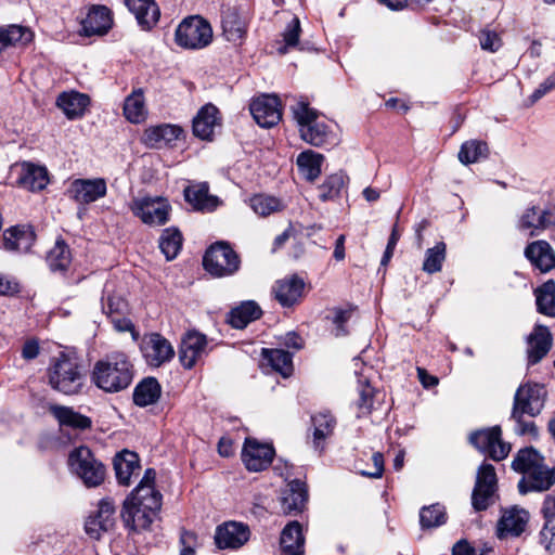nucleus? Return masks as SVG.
I'll list each match as a JSON object with an SVG mask.
<instances>
[{
  "mask_svg": "<svg viewBox=\"0 0 555 555\" xmlns=\"http://www.w3.org/2000/svg\"><path fill=\"white\" fill-rule=\"evenodd\" d=\"M133 378L132 364L124 353H114L95 362L91 379L105 392H118L128 388Z\"/></svg>",
  "mask_w": 555,
  "mask_h": 555,
  "instance_id": "f257e3e1",
  "label": "nucleus"
},
{
  "mask_svg": "<svg viewBox=\"0 0 555 555\" xmlns=\"http://www.w3.org/2000/svg\"><path fill=\"white\" fill-rule=\"evenodd\" d=\"M48 377L50 386L64 395L80 392L85 384V375L77 360L64 353L53 359Z\"/></svg>",
  "mask_w": 555,
  "mask_h": 555,
  "instance_id": "f03ea898",
  "label": "nucleus"
},
{
  "mask_svg": "<svg viewBox=\"0 0 555 555\" xmlns=\"http://www.w3.org/2000/svg\"><path fill=\"white\" fill-rule=\"evenodd\" d=\"M68 465L87 487H98L104 481L105 467L88 447L75 448L69 453Z\"/></svg>",
  "mask_w": 555,
  "mask_h": 555,
  "instance_id": "7ed1b4c3",
  "label": "nucleus"
},
{
  "mask_svg": "<svg viewBox=\"0 0 555 555\" xmlns=\"http://www.w3.org/2000/svg\"><path fill=\"white\" fill-rule=\"evenodd\" d=\"M546 399V390L542 384L526 383L520 385L514 396L512 418L521 424L525 414L534 417L541 413Z\"/></svg>",
  "mask_w": 555,
  "mask_h": 555,
  "instance_id": "20e7f679",
  "label": "nucleus"
},
{
  "mask_svg": "<svg viewBox=\"0 0 555 555\" xmlns=\"http://www.w3.org/2000/svg\"><path fill=\"white\" fill-rule=\"evenodd\" d=\"M241 260L234 249L225 242L211 245L203 258L204 269L212 276L224 278L238 271Z\"/></svg>",
  "mask_w": 555,
  "mask_h": 555,
  "instance_id": "39448f33",
  "label": "nucleus"
},
{
  "mask_svg": "<svg viewBox=\"0 0 555 555\" xmlns=\"http://www.w3.org/2000/svg\"><path fill=\"white\" fill-rule=\"evenodd\" d=\"M175 40L179 47L184 49H203L210 44L212 40V28L204 18L190 16L178 25Z\"/></svg>",
  "mask_w": 555,
  "mask_h": 555,
  "instance_id": "423d86ee",
  "label": "nucleus"
},
{
  "mask_svg": "<svg viewBox=\"0 0 555 555\" xmlns=\"http://www.w3.org/2000/svg\"><path fill=\"white\" fill-rule=\"evenodd\" d=\"M131 211L149 225H164L169 220L171 206L164 197H137L131 203Z\"/></svg>",
  "mask_w": 555,
  "mask_h": 555,
  "instance_id": "0eeeda50",
  "label": "nucleus"
},
{
  "mask_svg": "<svg viewBox=\"0 0 555 555\" xmlns=\"http://www.w3.org/2000/svg\"><path fill=\"white\" fill-rule=\"evenodd\" d=\"M498 479L493 465L483 463L477 470L472 493V504L476 511H485L494 503Z\"/></svg>",
  "mask_w": 555,
  "mask_h": 555,
  "instance_id": "6e6552de",
  "label": "nucleus"
},
{
  "mask_svg": "<svg viewBox=\"0 0 555 555\" xmlns=\"http://www.w3.org/2000/svg\"><path fill=\"white\" fill-rule=\"evenodd\" d=\"M500 426L479 429L469 435V442L480 452L488 454L494 461L504 460L509 451L511 446L505 443L502 438Z\"/></svg>",
  "mask_w": 555,
  "mask_h": 555,
  "instance_id": "1a4fd4ad",
  "label": "nucleus"
},
{
  "mask_svg": "<svg viewBox=\"0 0 555 555\" xmlns=\"http://www.w3.org/2000/svg\"><path fill=\"white\" fill-rule=\"evenodd\" d=\"M275 455L271 444L260 443L254 438H247L242 450V461L249 472H261L268 468Z\"/></svg>",
  "mask_w": 555,
  "mask_h": 555,
  "instance_id": "9d476101",
  "label": "nucleus"
},
{
  "mask_svg": "<svg viewBox=\"0 0 555 555\" xmlns=\"http://www.w3.org/2000/svg\"><path fill=\"white\" fill-rule=\"evenodd\" d=\"M141 351L146 363L153 367H159L175 356L171 344L158 333H152L143 338Z\"/></svg>",
  "mask_w": 555,
  "mask_h": 555,
  "instance_id": "9b49d317",
  "label": "nucleus"
},
{
  "mask_svg": "<svg viewBox=\"0 0 555 555\" xmlns=\"http://www.w3.org/2000/svg\"><path fill=\"white\" fill-rule=\"evenodd\" d=\"M255 121L262 128H271L282 118L281 102L276 95L263 94L255 99L249 106Z\"/></svg>",
  "mask_w": 555,
  "mask_h": 555,
  "instance_id": "f8f14e48",
  "label": "nucleus"
},
{
  "mask_svg": "<svg viewBox=\"0 0 555 555\" xmlns=\"http://www.w3.org/2000/svg\"><path fill=\"white\" fill-rule=\"evenodd\" d=\"M107 186L103 178L76 179L67 189V195L78 204H90L106 195Z\"/></svg>",
  "mask_w": 555,
  "mask_h": 555,
  "instance_id": "ddd939ff",
  "label": "nucleus"
},
{
  "mask_svg": "<svg viewBox=\"0 0 555 555\" xmlns=\"http://www.w3.org/2000/svg\"><path fill=\"white\" fill-rule=\"evenodd\" d=\"M249 539V529L246 525L229 521L217 527L215 543L218 548H238Z\"/></svg>",
  "mask_w": 555,
  "mask_h": 555,
  "instance_id": "4468645a",
  "label": "nucleus"
},
{
  "mask_svg": "<svg viewBox=\"0 0 555 555\" xmlns=\"http://www.w3.org/2000/svg\"><path fill=\"white\" fill-rule=\"evenodd\" d=\"M206 336L198 332H189L182 339L179 359L185 369H192L206 353Z\"/></svg>",
  "mask_w": 555,
  "mask_h": 555,
  "instance_id": "2eb2a0df",
  "label": "nucleus"
},
{
  "mask_svg": "<svg viewBox=\"0 0 555 555\" xmlns=\"http://www.w3.org/2000/svg\"><path fill=\"white\" fill-rule=\"evenodd\" d=\"M524 255L541 272H548L555 268V251L546 241L531 242L526 246Z\"/></svg>",
  "mask_w": 555,
  "mask_h": 555,
  "instance_id": "dca6fc26",
  "label": "nucleus"
},
{
  "mask_svg": "<svg viewBox=\"0 0 555 555\" xmlns=\"http://www.w3.org/2000/svg\"><path fill=\"white\" fill-rule=\"evenodd\" d=\"M354 366V374L357 376L359 400L357 402L359 414L364 415L371 412L374 399V388L370 385L367 373L372 371L371 367L363 366L359 358L352 360Z\"/></svg>",
  "mask_w": 555,
  "mask_h": 555,
  "instance_id": "f3484780",
  "label": "nucleus"
},
{
  "mask_svg": "<svg viewBox=\"0 0 555 555\" xmlns=\"http://www.w3.org/2000/svg\"><path fill=\"white\" fill-rule=\"evenodd\" d=\"M308 494L304 482L298 479L292 480L281 491L280 504L284 514H297L302 511Z\"/></svg>",
  "mask_w": 555,
  "mask_h": 555,
  "instance_id": "a211bd4d",
  "label": "nucleus"
},
{
  "mask_svg": "<svg viewBox=\"0 0 555 555\" xmlns=\"http://www.w3.org/2000/svg\"><path fill=\"white\" fill-rule=\"evenodd\" d=\"M553 343L550 330L544 325H537L528 337V363H539L551 350Z\"/></svg>",
  "mask_w": 555,
  "mask_h": 555,
  "instance_id": "6ab92c4d",
  "label": "nucleus"
},
{
  "mask_svg": "<svg viewBox=\"0 0 555 555\" xmlns=\"http://www.w3.org/2000/svg\"><path fill=\"white\" fill-rule=\"evenodd\" d=\"M112 15L105 5H93L90 8L86 18L82 21V33L85 36L105 35L112 27Z\"/></svg>",
  "mask_w": 555,
  "mask_h": 555,
  "instance_id": "aec40b11",
  "label": "nucleus"
},
{
  "mask_svg": "<svg viewBox=\"0 0 555 555\" xmlns=\"http://www.w3.org/2000/svg\"><path fill=\"white\" fill-rule=\"evenodd\" d=\"M36 235L29 225H16L4 231L3 248L8 251L26 253L30 249Z\"/></svg>",
  "mask_w": 555,
  "mask_h": 555,
  "instance_id": "412c9836",
  "label": "nucleus"
},
{
  "mask_svg": "<svg viewBox=\"0 0 555 555\" xmlns=\"http://www.w3.org/2000/svg\"><path fill=\"white\" fill-rule=\"evenodd\" d=\"M305 283L296 276L285 278L275 282L273 286V294L275 299L283 307H292L297 304L302 296Z\"/></svg>",
  "mask_w": 555,
  "mask_h": 555,
  "instance_id": "4be33fe9",
  "label": "nucleus"
},
{
  "mask_svg": "<svg viewBox=\"0 0 555 555\" xmlns=\"http://www.w3.org/2000/svg\"><path fill=\"white\" fill-rule=\"evenodd\" d=\"M554 482V470L547 468L543 463L542 465L539 466V468H534L533 470L525 475V477L518 483V489L519 492L522 494H526L529 491L541 492L548 490Z\"/></svg>",
  "mask_w": 555,
  "mask_h": 555,
  "instance_id": "5701e85b",
  "label": "nucleus"
},
{
  "mask_svg": "<svg viewBox=\"0 0 555 555\" xmlns=\"http://www.w3.org/2000/svg\"><path fill=\"white\" fill-rule=\"evenodd\" d=\"M115 507L111 500L104 499L99 503L95 516L89 517L86 531L94 539H99L102 531H108L114 526Z\"/></svg>",
  "mask_w": 555,
  "mask_h": 555,
  "instance_id": "b1692460",
  "label": "nucleus"
},
{
  "mask_svg": "<svg viewBox=\"0 0 555 555\" xmlns=\"http://www.w3.org/2000/svg\"><path fill=\"white\" fill-rule=\"evenodd\" d=\"M183 130L173 125L150 127L144 131L143 142L150 147H163L178 140Z\"/></svg>",
  "mask_w": 555,
  "mask_h": 555,
  "instance_id": "393cba45",
  "label": "nucleus"
},
{
  "mask_svg": "<svg viewBox=\"0 0 555 555\" xmlns=\"http://www.w3.org/2000/svg\"><path fill=\"white\" fill-rule=\"evenodd\" d=\"M218 108L212 104L203 106L193 119V133L202 140H211L218 125Z\"/></svg>",
  "mask_w": 555,
  "mask_h": 555,
  "instance_id": "a878e982",
  "label": "nucleus"
},
{
  "mask_svg": "<svg viewBox=\"0 0 555 555\" xmlns=\"http://www.w3.org/2000/svg\"><path fill=\"white\" fill-rule=\"evenodd\" d=\"M184 197L197 210L210 211L219 205V198L209 194V186L205 182L185 188Z\"/></svg>",
  "mask_w": 555,
  "mask_h": 555,
  "instance_id": "bb28decb",
  "label": "nucleus"
},
{
  "mask_svg": "<svg viewBox=\"0 0 555 555\" xmlns=\"http://www.w3.org/2000/svg\"><path fill=\"white\" fill-rule=\"evenodd\" d=\"M305 538L298 521H291L282 530L280 545L285 555H302Z\"/></svg>",
  "mask_w": 555,
  "mask_h": 555,
  "instance_id": "cd10ccee",
  "label": "nucleus"
},
{
  "mask_svg": "<svg viewBox=\"0 0 555 555\" xmlns=\"http://www.w3.org/2000/svg\"><path fill=\"white\" fill-rule=\"evenodd\" d=\"M138 23L150 29L159 18V9L154 0H125Z\"/></svg>",
  "mask_w": 555,
  "mask_h": 555,
  "instance_id": "c85d7f7f",
  "label": "nucleus"
},
{
  "mask_svg": "<svg viewBox=\"0 0 555 555\" xmlns=\"http://www.w3.org/2000/svg\"><path fill=\"white\" fill-rule=\"evenodd\" d=\"M121 518L126 527L133 531H140L151 526L154 515L151 512L143 511L142 507L135 505L132 501H125Z\"/></svg>",
  "mask_w": 555,
  "mask_h": 555,
  "instance_id": "c756f323",
  "label": "nucleus"
},
{
  "mask_svg": "<svg viewBox=\"0 0 555 555\" xmlns=\"http://www.w3.org/2000/svg\"><path fill=\"white\" fill-rule=\"evenodd\" d=\"M529 515L525 509L514 507L505 511L499 522L500 537L520 535L525 531Z\"/></svg>",
  "mask_w": 555,
  "mask_h": 555,
  "instance_id": "7c9ffc66",
  "label": "nucleus"
},
{
  "mask_svg": "<svg viewBox=\"0 0 555 555\" xmlns=\"http://www.w3.org/2000/svg\"><path fill=\"white\" fill-rule=\"evenodd\" d=\"M89 102V96L79 92H63L56 100L57 106L69 119L81 117Z\"/></svg>",
  "mask_w": 555,
  "mask_h": 555,
  "instance_id": "2f4dec72",
  "label": "nucleus"
},
{
  "mask_svg": "<svg viewBox=\"0 0 555 555\" xmlns=\"http://www.w3.org/2000/svg\"><path fill=\"white\" fill-rule=\"evenodd\" d=\"M114 469L119 483L128 486L131 476L139 469V459L137 453L124 450L114 459Z\"/></svg>",
  "mask_w": 555,
  "mask_h": 555,
  "instance_id": "473e14b6",
  "label": "nucleus"
},
{
  "mask_svg": "<svg viewBox=\"0 0 555 555\" xmlns=\"http://www.w3.org/2000/svg\"><path fill=\"white\" fill-rule=\"evenodd\" d=\"M49 411L61 426H68L75 429H87L91 426L89 417L75 412L72 408L51 405Z\"/></svg>",
  "mask_w": 555,
  "mask_h": 555,
  "instance_id": "72a5a7b5",
  "label": "nucleus"
},
{
  "mask_svg": "<svg viewBox=\"0 0 555 555\" xmlns=\"http://www.w3.org/2000/svg\"><path fill=\"white\" fill-rule=\"evenodd\" d=\"M323 155L311 150L301 152L297 156V167L299 173L307 180L313 181L321 173Z\"/></svg>",
  "mask_w": 555,
  "mask_h": 555,
  "instance_id": "f704fd0d",
  "label": "nucleus"
},
{
  "mask_svg": "<svg viewBox=\"0 0 555 555\" xmlns=\"http://www.w3.org/2000/svg\"><path fill=\"white\" fill-rule=\"evenodd\" d=\"M160 397V385L154 377L144 378L133 391V401L139 406L154 404Z\"/></svg>",
  "mask_w": 555,
  "mask_h": 555,
  "instance_id": "c9c22d12",
  "label": "nucleus"
},
{
  "mask_svg": "<svg viewBox=\"0 0 555 555\" xmlns=\"http://www.w3.org/2000/svg\"><path fill=\"white\" fill-rule=\"evenodd\" d=\"M313 426V446L315 450H323L322 441L333 434L336 425L335 418L327 412H320L311 417Z\"/></svg>",
  "mask_w": 555,
  "mask_h": 555,
  "instance_id": "e433bc0d",
  "label": "nucleus"
},
{
  "mask_svg": "<svg viewBox=\"0 0 555 555\" xmlns=\"http://www.w3.org/2000/svg\"><path fill=\"white\" fill-rule=\"evenodd\" d=\"M261 309L254 301H246L233 308L229 314V323L234 328H244L248 323L259 319Z\"/></svg>",
  "mask_w": 555,
  "mask_h": 555,
  "instance_id": "4c0bfd02",
  "label": "nucleus"
},
{
  "mask_svg": "<svg viewBox=\"0 0 555 555\" xmlns=\"http://www.w3.org/2000/svg\"><path fill=\"white\" fill-rule=\"evenodd\" d=\"M125 117L133 124L143 121L147 115L145 107V101L143 96V90L137 89L129 94L124 104Z\"/></svg>",
  "mask_w": 555,
  "mask_h": 555,
  "instance_id": "58836bf2",
  "label": "nucleus"
},
{
  "mask_svg": "<svg viewBox=\"0 0 555 555\" xmlns=\"http://www.w3.org/2000/svg\"><path fill=\"white\" fill-rule=\"evenodd\" d=\"M47 262L51 271L65 272L70 262L72 255L68 245L63 240H57L47 255Z\"/></svg>",
  "mask_w": 555,
  "mask_h": 555,
  "instance_id": "ea45409f",
  "label": "nucleus"
},
{
  "mask_svg": "<svg viewBox=\"0 0 555 555\" xmlns=\"http://www.w3.org/2000/svg\"><path fill=\"white\" fill-rule=\"evenodd\" d=\"M33 39V33L21 25L0 27V52L10 46L26 44Z\"/></svg>",
  "mask_w": 555,
  "mask_h": 555,
  "instance_id": "a19ab883",
  "label": "nucleus"
},
{
  "mask_svg": "<svg viewBox=\"0 0 555 555\" xmlns=\"http://www.w3.org/2000/svg\"><path fill=\"white\" fill-rule=\"evenodd\" d=\"M49 182L48 171L44 167L33 164L24 165V172L20 178V183L30 191H40Z\"/></svg>",
  "mask_w": 555,
  "mask_h": 555,
  "instance_id": "79ce46f5",
  "label": "nucleus"
},
{
  "mask_svg": "<svg viewBox=\"0 0 555 555\" xmlns=\"http://www.w3.org/2000/svg\"><path fill=\"white\" fill-rule=\"evenodd\" d=\"M543 456H541L535 449L531 447L525 448L517 452L512 462V468L517 473L527 475L534 468H539V466L543 464Z\"/></svg>",
  "mask_w": 555,
  "mask_h": 555,
  "instance_id": "37998d69",
  "label": "nucleus"
},
{
  "mask_svg": "<svg viewBox=\"0 0 555 555\" xmlns=\"http://www.w3.org/2000/svg\"><path fill=\"white\" fill-rule=\"evenodd\" d=\"M537 309L541 314L555 317V282L548 280L535 289Z\"/></svg>",
  "mask_w": 555,
  "mask_h": 555,
  "instance_id": "c03bdc74",
  "label": "nucleus"
},
{
  "mask_svg": "<svg viewBox=\"0 0 555 555\" xmlns=\"http://www.w3.org/2000/svg\"><path fill=\"white\" fill-rule=\"evenodd\" d=\"M262 354L268 360L271 367L283 377H288L293 373L292 354L283 349H263Z\"/></svg>",
  "mask_w": 555,
  "mask_h": 555,
  "instance_id": "a18cd8bd",
  "label": "nucleus"
},
{
  "mask_svg": "<svg viewBox=\"0 0 555 555\" xmlns=\"http://www.w3.org/2000/svg\"><path fill=\"white\" fill-rule=\"evenodd\" d=\"M182 234L176 228L165 229L159 238V248L167 260L175 259L182 247Z\"/></svg>",
  "mask_w": 555,
  "mask_h": 555,
  "instance_id": "49530a36",
  "label": "nucleus"
},
{
  "mask_svg": "<svg viewBox=\"0 0 555 555\" xmlns=\"http://www.w3.org/2000/svg\"><path fill=\"white\" fill-rule=\"evenodd\" d=\"M222 29L227 40L236 42L245 35L246 25L237 12L229 10L223 15Z\"/></svg>",
  "mask_w": 555,
  "mask_h": 555,
  "instance_id": "de8ad7c7",
  "label": "nucleus"
},
{
  "mask_svg": "<svg viewBox=\"0 0 555 555\" xmlns=\"http://www.w3.org/2000/svg\"><path fill=\"white\" fill-rule=\"evenodd\" d=\"M446 243L438 242L434 247L426 250L422 269L428 274L440 272L442 263L446 260Z\"/></svg>",
  "mask_w": 555,
  "mask_h": 555,
  "instance_id": "09e8293b",
  "label": "nucleus"
},
{
  "mask_svg": "<svg viewBox=\"0 0 555 555\" xmlns=\"http://www.w3.org/2000/svg\"><path fill=\"white\" fill-rule=\"evenodd\" d=\"M487 143L482 141L472 140L462 144L461 150L459 152V159L462 164L468 165L487 157Z\"/></svg>",
  "mask_w": 555,
  "mask_h": 555,
  "instance_id": "8fccbe9b",
  "label": "nucleus"
},
{
  "mask_svg": "<svg viewBox=\"0 0 555 555\" xmlns=\"http://www.w3.org/2000/svg\"><path fill=\"white\" fill-rule=\"evenodd\" d=\"M447 520L446 509L440 504L425 506L420 512V522L422 528H435L443 525Z\"/></svg>",
  "mask_w": 555,
  "mask_h": 555,
  "instance_id": "3c124183",
  "label": "nucleus"
},
{
  "mask_svg": "<svg viewBox=\"0 0 555 555\" xmlns=\"http://www.w3.org/2000/svg\"><path fill=\"white\" fill-rule=\"evenodd\" d=\"M299 134L305 142L313 146L324 145L327 143L330 138L327 126L320 121L312 122L311 125L304 127Z\"/></svg>",
  "mask_w": 555,
  "mask_h": 555,
  "instance_id": "603ef678",
  "label": "nucleus"
},
{
  "mask_svg": "<svg viewBox=\"0 0 555 555\" xmlns=\"http://www.w3.org/2000/svg\"><path fill=\"white\" fill-rule=\"evenodd\" d=\"M251 209L261 217H267L281 209V203L276 197L263 194L255 195L250 198Z\"/></svg>",
  "mask_w": 555,
  "mask_h": 555,
  "instance_id": "864d4df0",
  "label": "nucleus"
},
{
  "mask_svg": "<svg viewBox=\"0 0 555 555\" xmlns=\"http://www.w3.org/2000/svg\"><path fill=\"white\" fill-rule=\"evenodd\" d=\"M294 118L298 125L299 133L304 127L318 121L319 113L310 107L307 102L300 101L292 106Z\"/></svg>",
  "mask_w": 555,
  "mask_h": 555,
  "instance_id": "5fc2aeb1",
  "label": "nucleus"
},
{
  "mask_svg": "<svg viewBox=\"0 0 555 555\" xmlns=\"http://www.w3.org/2000/svg\"><path fill=\"white\" fill-rule=\"evenodd\" d=\"M300 30V22L297 17H294L292 22L287 25L285 31L283 33L286 47L280 49L281 53H285L286 48L295 47L298 43Z\"/></svg>",
  "mask_w": 555,
  "mask_h": 555,
  "instance_id": "6e6d98bb",
  "label": "nucleus"
},
{
  "mask_svg": "<svg viewBox=\"0 0 555 555\" xmlns=\"http://www.w3.org/2000/svg\"><path fill=\"white\" fill-rule=\"evenodd\" d=\"M180 544L182 546L180 555H196L195 548L198 547L197 535L188 530H182L180 533Z\"/></svg>",
  "mask_w": 555,
  "mask_h": 555,
  "instance_id": "4d7b16f0",
  "label": "nucleus"
},
{
  "mask_svg": "<svg viewBox=\"0 0 555 555\" xmlns=\"http://www.w3.org/2000/svg\"><path fill=\"white\" fill-rule=\"evenodd\" d=\"M539 216V209L535 206L527 208L521 215L518 228L520 230L531 229L530 236L538 235L535 232L537 217Z\"/></svg>",
  "mask_w": 555,
  "mask_h": 555,
  "instance_id": "13d9d810",
  "label": "nucleus"
},
{
  "mask_svg": "<svg viewBox=\"0 0 555 555\" xmlns=\"http://www.w3.org/2000/svg\"><path fill=\"white\" fill-rule=\"evenodd\" d=\"M344 188V179L341 176L333 175L323 184V189L326 190L323 194V198H334L337 196Z\"/></svg>",
  "mask_w": 555,
  "mask_h": 555,
  "instance_id": "bf43d9fd",
  "label": "nucleus"
},
{
  "mask_svg": "<svg viewBox=\"0 0 555 555\" xmlns=\"http://www.w3.org/2000/svg\"><path fill=\"white\" fill-rule=\"evenodd\" d=\"M479 39L481 48L491 52L499 50L502 44L499 35L488 29L481 31Z\"/></svg>",
  "mask_w": 555,
  "mask_h": 555,
  "instance_id": "052dcab7",
  "label": "nucleus"
},
{
  "mask_svg": "<svg viewBox=\"0 0 555 555\" xmlns=\"http://www.w3.org/2000/svg\"><path fill=\"white\" fill-rule=\"evenodd\" d=\"M159 491L155 489L154 486L150 483L140 482L137 488L132 491L131 496L127 498L126 501H132V503H138L145 498L151 496L152 494H157Z\"/></svg>",
  "mask_w": 555,
  "mask_h": 555,
  "instance_id": "680f3d73",
  "label": "nucleus"
},
{
  "mask_svg": "<svg viewBox=\"0 0 555 555\" xmlns=\"http://www.w3.org/2000/svg\"><path fill=\"white\" fill-rule=\"evenodd\" d=\"M126 302L120 297L109 296L103 305L104 312L109 317L120 314L126 309Z\"/></svg>",
  "mask_w": 555,
  "mask_h": 555,
  "instance_id": "e2e57ef3",
  "label": "nucleus"
},
{
  "mask_svg": "<svg viewBox=\"0 0 555 555\" xmlns=\"http://www.w3.org/2000/svg\"><path fill=\"white\" fill-rule=\"evenodd\" d=\"M111 321L114 325V328L117 332H119V333L130 332L133 339L134 340L138 339L139 334L135 331L133 323L129 319L121 318V317H119V314H117V315L112 317Z\"/></svg>",
  "mask_w": 555,
  "mask_h": 555,
  "instance_id": "0e129e2a",
  "label": "nucleus"
},
{
  "mask_svg": "<svg viewBox=\"0 0 555 555\" xmlns=\"http://www.w3.org/2000/svg\"><path fill=\"white\" fill-rule=\"evenodd\" d=\"M347 321V315L344 310H335L334 315L332 318L333 327L331 330L332 335L335 337H341L345 335V323Z\"/></svg>",
  "mask_w": 555,
  "mask_h": 555,
  "instance_id": "69168bd1",
  "label": "nucleus"
},
{
  "mask_svg": "<svg viewBox=\"0 0 555 555\" xmlns=\"http://www.w3.org/2000/svg\"><path fill=\"white\" fill-rule=\"evenodd\" d=\"M541 542L547 551H555V524L546 521L541 530Z\"/></svg>",
  "mask_w": 555,
  "mask_h": 555,
  "instance_id": "338daca9",
  "label": "nucleus"
},
{
  "mask_svg": "<svg viewBox=\"0 0 555 555\" xmlns=\"http://www.w3.org/2000/svg\"><path fill=\"white\" fill-rule=\"evenodd\" d=\"M135 505L142 507L143 511L151 512V514L155 516L162 507V493L152 494L151 496L139 501Z\"/></svg>",
  "mask_w": 555,
  "mask_h": 555,
  "instance_id": "774afa93",
  "label": "nucleus"
}]
</instances>
